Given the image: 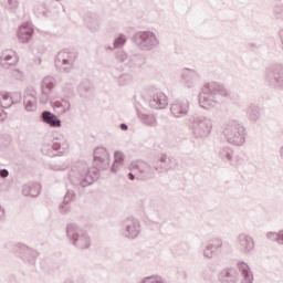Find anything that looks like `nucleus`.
I'll return each instance as SVG.
<instances>
[{
	"label": "nucleus",
	"instance_id": "2",
	"mask_svg": "<svg viewBox=\"0 0 283 283\" xmlns=\"http://www.w3.org/2000/svg\"><path fill=\"white\" fill-rule=\"evenodd\" d=\"M176 159L167 158V155L161 154L157 159L156 165L150 166L146 161L137 160L129 165L130 172L128 174V180H151L158 174L163 171H169L176 167Z\"/></svg>",
	"mask_w": 283,
	"mask_h": 283
},
{
	"label": "nucleus",
	"instance_id": "20",
	"mask_svg": "<svg viewBox=\"0 0 283 283\" xmlns=\"http://www.w3.org/2000/svg\"><path fill=\"white\" fill-rule=\"evenodd\" d=\"M170 112L175 118H182L189 114V101L177 99L170 105Z\"/></svg>",
	"mask_w": 283,
	"mask_h": 283
},
{
	"label": "nucleus",
	"instance_id": "18",
	"mask_svg": "<svg viewBox=\"0 0 283 283\" xmlns=\"http://www.w3.org/2000/svg\"><path fill=\"white\" fill-rule=\"evenodd\" d=\"M217 156L222 160V163H229L230 165H241L242 159L240 156L233 155V148L229 146H223L217 150Z\"/></svg>",
	"mask_w": 283,
	"mask_h": 283
},
{
	"label": "nucleus",
	"instance_id": "5",
	"mask_svg": "<svg viewBox=\"0 0 283 283\" xmlns=\"http://www.w3.org/2000/svg\"><path fill=\"white\" fill-rule=\"evenodd\" d=\"M223 136L230 145L242 147L247 143V128L242 123L231 120L226 125Z\"/></svg>",
	"mask_w": 283,
	"mask_h": 283
},
{
	"label": "nucleus",
	"instance_id": "21",
	"mask_svg": "<svg viewBox=\"0 0 283 283\" xmlns=\"http://www.w3.org/2000/svg\"><path fill=\"white\" fill-rule=\"evenodd\" d=\"M218 280L220 283H238L240 273L235 268H226L219 273Z\"/></svg>",
	"mask_w": 283,
	"mask_h": 283
},
{
	"label": "nucleus",
	"instance_id": "30",
	"mask_svg": "<svg viewBox=\"0 0 283 283\" xmlns=\"http://www.w3.org/2000/svg\"><path fill=\"white\" fill-rule=\"evenodd\" d=\"M84 21L86 28L91 30V32H96L98 30V17L94 13H86L84 17Z\"/></svg>",
	"mask_w": 283,
	"mask_h": 283
},
{
	"label": "nucleus",
	"instance_id": "3",
	"mask_svg": "<svg viewBox=\"0 0 283 283\" xmlns=\"http://www.w3.org/2000/svg\"><path fill=\"white\" fill-rule=\"evenodd\" d=\"M230 96L229 90H227L223 84L209 82L202 86L198 99L200 107L203 109H211L212 107L220 105V103H224V99Z\"/></svg>",
	"mask_w": 283,
	"mask_h": 283
},
{
	"label": "nucleus",
	"instance_id": "23",
	"mask_svg": "<svg viewBox=\"0 0 283 283\" xmlns=\"http://www.w3.org/2000/svg\"><path fill=\"white\" fill-rule=\"evenodd\" d=\"M19 63V57L17 56V52L12 50H6L2 52L0 56V65L4 70H10V67L17 65Z\"/></svg>",
	"mask_w": 283,
	"mask_h": 283
},
{
	"label": "nucleus",
	"instance_id": "34",
	"mask_svg": "<svg viewBox=\"0 0 283 283\" xmlns=\"http://www.w3.org/2000/svg\"><path fill=\"white\" fill-rule=\"evenodd\" d=\"M266 238L268 240H271V242H277V244H283V230L279 232H268Z\"/></svg>",
	"mask_w": 283,
	"mask_h": 283
},
{
	"label": "nucleus",
	"instance_id": "26",
	"mask_svg": "<svg viewBox=\"0 0 283 283\" xmlns=\"http://www.w3.org/2000/svg\"><path fill=\"white\" fill-rule=\"evenodd\" d=\"M51 107L53 108V112L57 114V116H63V114H67V112L72 109V105L70 104V101L65 98L51 102Z\"/></svg>",
	"mask_w": 283,
	"mask_h": 283
},
{
	"label": "nucleus",
	"instance_id": "52",
	"mask_svg": "<svg viewBox=\"0 0 283 283\" xmlns=\"http://www.w3.org/2000/svg\"><path fill=\"white\" fill-rule=\"evenodd\" d=\"M119 129H122V132H127V129H129V126H127V124H125V123H122L119 125Z\"/></svg>",
	"mask_w": 283,
	"mask_h": 283
},
{
	"label": "nucleus",
	"instance_id": "42",
	"mask_svg": "<svg viewBox=\"0 0 283 283\" xmlns=\"http://www.w3.org/2000/svg\"><path fill=\"white\" fill-rule=\"evenodd\" d=\"M114 158V161L118 163V165H123V163H125V156L120 151H115Z\"/></svg>",
	"mask_w": 283,
	"mask_h": 283
},
{
	"label": "nucleus",
	"instance_id": "50",
	"mask_svg": "<svg viewBox=\"0 0 283 283\" xmlns=\"http://www.w3.org/2000/svg\"><path fill=\"white\" fill-rule=\"evenodd\" d=\"M8 176H10L8 169H0V178H8Z\"/></svg>",
	"mask_w": 283,
	"mask_h": 283
},
{
	"label": "nucleus",
	"instance_id": "40",
	"mask_svg": "<svg viewBox=\"0 0 283 283\" xmlns=\"http://www.w3.org/2000/svg\"><path fill=\"white\" fill-rule=\"evenodd\" d=\"M12 143L10 135H0V147H8Z\"/></svg>",
	"mask_w": 283,
	"mask_h": 283
},
{
	"label": "nucleus",
	"instance_id": "49",
	"mask_svg": "<svg viewBox=\"0 0 283 283\" xmlns=\"http://www.w3.org/2000/svg\"><path fill=\"white\" fill-rule=\"evenodd\" d=\"M122 164H118V161H114L113 165L111 166V171L112 174H116V171H118V167L120 166Z\"/></svg>",
	"mask_w": 283,
	"mask_h": 283
},
{
	"label": "nucleus",
	"instance_id": "12",
	"mask_svg": "<svg viewBox=\"0 0 283 283\" xmlns=\"http://www.w3.org/2000/svg\"><path fill=\"white\" fill-rule=\"evenodd\" d=\"M140 233V222L134 218L128 217L122 222L120 235L127 240H136Z\"/></svg>",
	"mask_w": 283,
	"mask_h": 283
},
{
	"label": "nucleus",
	"instance_id": "24",
	"mask_svg": "<svg viewBox=\"0 0 283 283\" xmlns=\"http://www.w3.org/2000/svg\"><path fill=\"white\" fill-rule=\"evenodd\" d=\"M34 36V28L30 22H24L18 30V39L20 43H29Z\"/></svg>",
	"mask_w": 283,
	"mask_h": 283
},
{
	"label": "nucleus",
	"instance_id": "31",
	"mask_svg": "<svg viewBox=\"0 0 283 283\" xmlns=\"http://www.w3.org/2000/svg\"><path fill=\"white\" fill-rule=\"evenodd\" d=\"M137 116L144 125H147V127H156V125H158V122L156 120L155 115L145 114V113H142L140 111H137Z\"/></svg>",
	"mask_w": 283,
	"mask_h": 283
},
{
	"label": "nucleus",
	"instance_id": "55",
	"mask_svg": "<svg viewBox=\"0 0 283 283\" xmlns=\"http://www.w3.org/2000/svg\"><path fill=\"white\" fill-rule=\"evenodd\" d=\"M63 283H74V280H72V279H65V280L63 281Z\"/></svg>",
	"mask_w": 283,
	"mask_h": 283
},
{
	"label": "nucleus",
	"instance_id": "32",
	"mask_svg": "<svg viewBox=\"0 0 283 283\" xmlns=\"http://www.w3.org/2000/svg\"><path fill=\"white\" fill-rule=\"evenodd\" d=\"M77 92L82 98H87V96L92 95V83H90L87 80L83 81L78 85Z\"/></svg>",
	"mask_w": 283,
	"mask_h": 283
},
{
	"label": "nucleus",
	"instance_id": "1",
	"mask_svg": "<svg viewBox=\"0 0 283 283\" xmlns=\"http://www.w3.org/2000/svg\"><path fill=\"white\" fill-rule=\"evenodd\" d=\"M93 167L94 170L91 171L85 161H77L71 167L69 180L78 193H83L85 187H90V185H94L95 180H98V171L101 169L109 167V153H107V148L96 147L94 149Z\"/></svg>",
	"mask_w": 283,
	"mask_h": 283
},
{
	"label": "nucleus",
	"instance_id": "8",
	"mask_svg": "<svg viewBox=\"0 0 283 283\" xmlns=\"http://www.w3.org/2000/svg\"><path fill=\"white\" fill-rule=\"evenodd\" d=\"M78 59V53L74 49H63L55 56V67L60 72L70 74L74 67V63Z\"/></svg>",
	"mask_w": 283,
	"mask_h": 283
},
{
	"label": "nucleus",
	"instance_id": "28",
	"mask_svg": "<svg viewBox=\"0 0 283 283\" xmlns=\"http://www.w3.org/2000/svg\"><path fill=\"white\" fill-rule=\"evenodd\" d=\"M22 193L30 198H38L41 195V184L29 182L22 187Z\"/></svg>",
	"mask_w": 283,
	"mask_h": 283
},
{
	"label": "nucleus",
	"instance_id": "4",
	"mask_svg": "<svg viewBox=\"0 0 283 283\" xmlns=\"http://www.w3.org/2000/svg\"><path fill=\"white\" fill-rule=\"evenodd\" d=\"M188 122L190 124V129L192 130V136L193 138H197V140H205V138L211 136V132L213 130V120L211 117L192 115L189 117Z\"/></svg>",
	"mask_w": 283,
	"mask_h": 283
},
{
	"label": "nucleus",
	"instance_id": "38",
	"mask_svg": "<svg viewBox=\"0 0 283 283\" xmlns=\"http://www.w3.org/2000/svg\"><path fill=\"white\" fill-rule=\"evenodd\" d=\"M75 198H76V192H74V190H67L63 198V202L72 205V202H74Z\"/></svg>",
	"mask_w": 283,
	"mask_h": 283
},
{
	"label": "nucleus",
	"instance_id": "11",
	"mask_svg": "<svg viewBox=\"0 0 283 283\" xmlns=\"http://www.w3.org/2000/svg\"><path fill=\"white\" fill-rule=\"evenodd\" d=\"M146 101L151 109H165L169 105L167 95L156 86H148L146 90Z\"/></svg>",
	"mask_w": 283,
	"mask_h": 283
},
{
	"label": "nucleus",
	"instance_id": "51",
	"mask_svg": "<svg viewBox=\"0 0 283 283\" xmlns=\"http://www.w3.org/2000/svg\"><path fill=\"white\" fill-rule=\"evenodd\" d=\"M202 277H203V280L209 281V280H211V273L203 271V272H202Z\"/></svg>",
	"mask_w": 283,
	"mask_h": 283
},
{
	"label": "nucleus",
	"instance_id": "27",
	"mask_svg": "<svg viewBox=\"0 0 283 283\" xmlns=\"http://www.w3.org/2000/svg\"><path fill=\"white\" fill-rule=\"evenodd\" d=\"M237 266L242 275L241 283H253V272L251 271V266L244 261H239Z\"/></svg>",
	"mask_w": 283,
	"mask_h": 283
},
{
	"label": "nucleus",
	"instance_id": "10",
	"mask_svg": "<svg viewBox=\"0 0 283 283\" xmlns=\"http://www.w3.org/2000/svg\"><path fill=\"white\" fill-rule=\"evenodd\" d=\"M133 41L143 52H151V50H156L160 44L156 33L151 31H139L135 33Z\"/></svg>",
	"mask_w": 283,
	"mask_h": 283
},
{
	"label": "nucleus",
	"instance_id": "6",
	"mask_svg": "<svg viewBox=\"0 0 283 283\" xmlns=\"http://www.w3.org/2000/svg\"><path fill=\"white\" fill-rule=\"evenodd\" d=\"M66 238L76 249H90L92 241L90 234L81 229L76 223H69L66 226Z\"/></svg>",
	"mask_w": 283,
	"mask_h": 283
},
{
	"label": "nucleus",
	"instance_id": "58",
	"mask_svg": "<svg viewBox=\"0 0 283 283\" xmlns=\"http://www.w3.org/2000/svg\"><path fill=\"white\" fill-rule=\"evenodd\" d=\"M251 48H255V44H251Z\"/></svg>",
	"mask_w": 283,
	"mask_h": 283
},
{
	"label": "nucleus",
	"instance_id": "25",
	"mask_svg": "<svg viewBox=\"0 0 283 283\" xmlns=\"http://www.w3.org/2000/svg\"><path fill=\"white\" fill-rule=\"evenodd\" d=\"M12 105L13 103L10 93H0V123H3V120L8 118V113L3 109H9Z\"/></svg>",
	"mask_w": 283,
	"mask_h": 283
},
{
	"label": "nucleus",
	"instance_id": "46",
	"mask_svg": "<svg viewBox=\"0 0 283 283\" xmlns=\"http://www.w3.org/2000/svg\"><path fill=\"white\" fill-rule=\"evenodd\" d=\"M203 258H207L208 260H211L212 258H216L211 249H209V245H207L203 250Z\"/></svg>",
	"mask_w": 283,
	"mask_h": 283
},
{
	"label": "nucleus",
	"instance_id": "39",
	"mask_svg": "<svg viewBox=\"0 0 283 283\" xmlns=\"http://www.w3.org/2000/svg\"><path fill=\"white\" fill-rule=\"evenodd\" d=\"M123 65L119 66H114L111 69V74L113 76V78L118 80V77L123 74Z\"/></svg>",
	"mask_w": 283,
	"mask_h": 283
},
{
	"label": "nucleus",
	"instance_id": "33",
	"mask_svg": "<svg viewBox=\"0 0 283 283\" xmlns=\"http://www.w3.org/2000/svg\"><path fill=\"white\" fill-rule=\"evenodd\" d=\"M208 248L214 255L222 253V239H213L209 244Z\"/></svg>",
	"mask_w": 283,
	"mask_h": 283
},
{
	"label": "nucleus",
	"instance_id": "13",
	"mask_svg": "<svg viewBox=\"0 0 283 283\" xmlns=\"http://www.w3.org/2000/svg\"><path fill=\"white\" fill-rule=\"evenodd\" d=\"M17 249L18 255L22 262L30 264V266L36 265V260H39V251L25 245L24 243H18Z\"/></svg>",
	"mask_w": 283,
	"mask_h": 283
},
{
	"label": "nucleus",
	"instance_id": "48",
	"mask_svg": "<svg viewBox=\"0 0 283 283\" xmlns=\"http://www.w3.org/2000/svg\"><path fill=\"white\" fill-rule=\"evenodd\" d=\"M50 168L53 169V171H63V169H65V166L59 164H51Z\"/></svg>",
	"mask_w": 283,
	"mask_h": 283
},
{
	"label": "nucleus",
	"instance_id": "43",
	"mask_svg": "<svg viewBox=\"0 0 283 283\" xmlns=\"http://www.w3.org/2000/svg\"><path fill=\"white\" fill-rule=\"evenodd\" d=\"M274 14L276 19H280L281 21H283V6L274 7Z\"/></svg>",
	"mask_w": 283,
	"mask_h": 283
},
{
	"label": "nucleus",
	"instance_id": "56",
	"mask_svg": "<svg viewBox=\"0 0 283 283\" xmlns=\"http://www.w3.org/2000/svg\"><path fill=\"white\" fill-rule=\"evenodd\" d=\"M35 63H38V65H41V63H42L41 57H38V59L35 60Z\"/></svg>",
	"mask_w": 283,
	"mask_h": 283
},
{
	"label": "nucleus",
	"instance_id": "44",
	"mask_svg": "<svg viewBox=\"0 0 283 283\" xmlns=\"http://www.w3.org/2000/svg\"><path fill=\"white\" fill-rule=\"evenodd\" d=\"M62 92H63V96H65V98H70V96H72L74 94V92L72 91V85H70V84L64 86Z\"/></svg>",
	"mask_w": 283,
	"mask_h": 283
},
{
	"label": "nucleus",
	"instance_id": "15",
	"mask_svg": "<svg viewBox=\"0 0 283 283\" xmlns=\"http://www.w3.org/2000/svg\"><path fill=\"white\" fill-rule=\"evenodd\" d=\"M116 61L118 63H124V65H128V67H143V64L145 63V59L140 54L127 56V53L124 51H118L116 53Z\"/></svg>",
	"mask_w": 283,
	"mask_h": 283
},
{
	"label": "nucleus",
	"instance_id": "19",
	"mask_svg": "<svg viewBox=\"0 0 283 283\" xmlns=\"http://www.w3.org/2000/svg\"><path fill=\"white\" fill-rule=\"evenodd\" d=\"M23 105L25 112H36V90L29 86L24 91Z\"/></svg>",
	"mask_w": 283,
	"mask_h": 283
},
{
	"label": "nucleus",
	"instance_id": "35",
	"mask_svg": "<svg viewBox=\"0 0 283 283\" xmlns=\"http://www.w3.org/2000/svg\"><path fill=\"white\" fill-rule=\"evenodd\" d=\"M116 81H117L118 85H120V86L127 85L128 83H132V74H129V73H122L117 77Z\"/></svg>",
	"mask_w": 283,
	"mask_h": 283
},
{
	"label": "nucleus",
	"instance_id": "22",
	"mask_svg": "<svg viewBox=\"0 0 283 283\" xmlns=\"http://www.w3.org/2000/svg\"><path fill=\"white\" fill-rule=\"evenodd\" d=\"M40 120L41 123H44V125H49V127H53L54 129L62 127L63 125V122L61 118H59V115L50 111H43L40 114Z\"/></svg>",
	"mask_w": 283,
	"mask_h": 283
},
{
	"label": "nucleus",
	"instance_id": "29",
	"mask_svg": "<svg viewBox=\"0 0 283 283\" xmlns=\"http://www.w3.org/2000/svg\"><path fill=\"white\" fill-rule=\"evenodd\" d=\"M248 118L252 123H258L262 118V108L255 104H250L247 111Z\"/></svg>",
	"mask_w": 283,
	"mask_h": 283
},
{
	"label": "nucleus",
	"instance_id": "36",
	"mask_svg": "<svg viewBox=\"0 0 283 283\" xmlns=\"http://www.w3.org/2000/svg\"><path fill=\"white\" fill-rule=\"evenodd\" d=\"M59 211L60 213H62L63 216L70 213V211H72V203H67L65 201H62L59 205Z\"/></svg>",
	"mask_w": 283,
	"mask_h": 283
},
{
	"label": "nucleus",
	"instance_id": "53",
	"mask_svg": "<svg viewBox=\"0 0 283 283\" xmlns=\"http://www.w3.org/2000/svg\"><path fill=\"white\" fill-rule=\"evenodd\" d=\"M4 216H6V210H3V208H1L0 206V222L3 220Z\"/></svg>",
	"mask_w": 283,
	"mask_h": 283
},
{
	"label": "nucleus",
	"instance_id": "54",
	"mask_svg": "<svg viewBox=\"0 0 283 283\" xmlns=\"http://www.w3.org/2000/svg\"><path fill=\"white\" fill-rule=\"evenodd\" d=\"M170 227L172 228V230H169V233H174V231H176V229H178V227L174 226V223H170Z\"/></svg>",
	"mask_w": 283,
	"mask_h": 283
},
{
	"label": "nucleus",
	"instance_id": "9",
	"mask_svg": "<svg viewBox=\"0 0 283 283\" xmlns=\"http://www.w3.org/2000/svg\"><path fill=\"white\" fill-rule=\"evenodd\" d=\"M69 147L67 139L63 135H57L53 137L51 143L42 145L41 153L44 156L54 158V156H63Z\"/></svg>",
	"mask_w": 283,
	"mask_h": 283
},
{
	"label": "nucleus",
	"instance_id": "37",
	"mask_svg": "<svg viewBox=\"0 0 283 283\" xmlns=\"http://www.w3.org/2000/svg\"><path fill=\"white\" fill-rule=\"evenodd\" d=\"M125 43H127V36L120 34V35H118V36L114 40L113 45H114L115 49H116V48H123V45H125Z\"/></svg>",
	"mask_w": 283,
	"mask_h": 283
},
{
	"label": "nucleus",
	"instance_id": "47",
	"mask_svg": "<svg viewBox=\"0 0 283 283\" xmlns=\"http://www.w3.org/2000/svg\"><path fill=\"white\" fill-rule=\"evenodd\" d=\"M10 10H17L19 8V0H7Z\"/></svg>",
	"mask_w": 283,
	"mask_h": 283
},
{
	"label": "nucleus",
	"instance_id": "7",
	"mask_svg": "<svg viewBox=\"0 0 283 283\" xmlns=\"http://www.w3.org/2000/svg\"><path fill=\"white\" fill-rule=\"evenodd\" d=\"M264 78L272 90L283 92V63L270 64L265 69Z\"/></svg>",
	"mask_w": 283,
	"mask_h": 283
},
{
	"label": "nucleus",
	"instance_id": "45",
	"mask_svg": "<svg viewBox=\"0 0 283 283\" xmlns=\"http://www.w3.org/2000/svg\"><path fill=\"white\" fill-rule=\"evenodd\" d=\"M11 76L18 81H21V78H23V72H21L19 69H14L11 71Z\"/></svg>",
	"mask_w": 283,
	"mask_h": 283
},
{
	"label": "nucleus",
	"instance_id": "57",
	"mask_svg": "<svg viewBox=\"0 0 283 283\" xmlns=\"http://www.w3.org/2000/svg\"><path fill=\"white\" fill-rule=\"evenodd\" d=\"M280 156L283 159V146L280 148Z\"/></svg>",
	"mask_w": 283,
	"mask_h": 283
},
{
	"label": "nucleus",
	"instance_id": "16",
	"mask_svg": "<svg viewBox=\"0 0 283 283\" xmlns=\"http://www.w3.org/2000/svg\"><path fill=\"white\" fill-rule=\"evenodd\" d=\"M237 244L241 253H244L245 255H249L253 251H255V240L253 239V237L247 233H240L238 235Z\"/></svg>",
	"mask_w": 283,
	"mask_h": 283
},
{
	"label": "nucleus",
	"instance_id": "59",
	"mask_svg": "<svg viewBox=\"0 0 283 283\" xmlns=\"http://www.w3.org/2000/svg\"><path fill=\"white\" fill-rule=\"evenodd\" d=\"M109 50H112V46H108Z\"/></svg>",
	"mask_w": 283,
	"mask_h": 283
},
{
	"label": "nucleus",
	"instance_id": "14",
	"mask_svg": "<svg viewBox=\"0 0 283 283\" xmlns=\"http://www.w3.org/2000/svg\"><path fill=\"white\" fill-rule=\"evenodd\" d=\"M55 87L56 78L52 75H48L41 81L40 103L42 105H48V103H50V94H52Z\"/></svg>",
	"mask_w": 283,
	"mask_h": 283
},
{
	"label": "nucleus",
	"instance_id": "17",
	"mask_svg": "<svg viewBox=\"0 0 283 283\" xmlns=\"http://www.w3.org/2000/svg\"><path fill=\"white\" fill-rule=\"evenodd\" d=\"M181 83H184V87L193 90V87L200 83V73L192 69H184L181 73Z\"/></svg>",
	"mask_w": 283,
	"mask_h": 283
},
{
	"label": "nucleus",
	"instance_id": "41",
	"mask_svg": "<svg viewBox=\"0 0 283 283\" xmlns=\"http://www.w3.org/2000/svg\"><path fill=\"white\" fill-rule=\"evenodd\" d=\"M10 98H11V103H13V105H17L21 102V93L19 92H14V93H10Z\"/></svg>",
	"mask_w": 283,
	"mask_h": 283
}]
</instances>
